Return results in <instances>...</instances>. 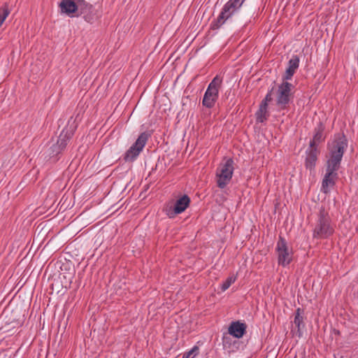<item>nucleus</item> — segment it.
I'll return each mask as SVG.
<instances>
[{
    "instance_id": "nucleus-1",
    "label": "nucleus",
    "mask_w": 358,
    "mask_h": 358,
    "mask_svg": "<svg viewBox=\"0 0 358 358\" xmlns=\"http://www.w3.org/2000/svg\"><path fill=\"white\" fill-rule=\"evenodd\" d=\"M348 146L345 137L338 134L328 143L329 159L326 164V173L322 181L321 192H330L338 179V170L341 166L343 155Z\"/></svg>"
},
{
    "instance_id": "nucleus-2",
    "label": "nucleus",
    "mask_w": 358,
    "mask_h": 358,
    "mask_svg": "<svg viewBox=\"0 0 358 358\" xmlns=\"http://www.w3.org/2000/svg\"><path fill=\"white\" fill-rule=\"evenodd\" d=\"M245 1V0H229L223 6L217 20L211 23V29H218L220 28L228 20L231 19L238 12Z\"/></svg>"
},
{
    "instance_id": "nucleus-3",
    "label": "nucleus",
    "mask_w": 358,
    "mask_h": 358,
    "mask_svg": "<svg viewBox=\"0 0 358 358\" xmlns=\"http://www.w3.org/2000/svg\"><path fill=\"white\" fill-rule=\"evenodd\" d=\"M334 229L327 212L322 208L320 210L316 225L313 230V237L326 238L333 234Z\"/></svg>"
},
{
    "instance_id": "nucleus-4",
    "label": "nucleus",
    "mask_w": 358,
    "mask_h": 358,
    "mask_svg": "<svg viewBox=\"0 0 358 358\" xmlns=\"http://www.w3.org/2000/svg\"><path fill=\"white\" fill-rule=\"evenodd\" d=\"M234 171V160L224 158L216 169L215 177L218 187L223 189L230 182Z\"/></svg>"
},
{
    "instance_id": "nucleus-5",
    "label": "nucleus",
    "mask_w": 358,
    "mask_h": 358,
    "mask_svg": "<svg viewBox=\"0 0 358 358\" xmlns=\"http://www.w3.org/2000/svg\"><path fill=\"white\" fill-rule=\"evenodd\" d=\"M222 82V78L217 76L210 83L203 98L202 104L203 106L211 108L215 106L218 98Z\"/></svg>"
},
{
    "instance_id": "nucleus-6",
    "label": "nucleus",
    "mask_w": 358,
    "mask_h": 358,
    "mask_svg": "<svg viewBox=\"0 0 358 358\" xmlns=\"http://www.w3.org/2000/svg\"><path fill=\"white\" fill-rule=\"evenodd\" d=\"M294 85L287 81H282L278 86L276 93V105L280 109H285L293 97L292 90Z\"/></svg>"
},
{
    "instance_id": "nucleus-7",
    "label": "nucleus",
    "mask_w": 358,
    "mask_h": 358,
    "mask_svg": "<svg viewBox=\"0 0 358 358\" xmlns=\"http://www.w3.org/2000/svg\"><path fill=\"white\" fill-rule=\"evenodd\" d=\"M150 137L147 132L141 133L135 143L129 148L124 155L123 159L125 162H134L140 153L143 151L146 143Z\"/></svg>"
},
{
    "instance_id": "nucleus-8",
    "label": "nucleus",
    "mask_w": 358,
    "mask_h": 358,
    "mask_svg": "<svg viewBox=\"0 0 358 358\" xmlns=\"http://www.w3.org/2000/svg\"><path fill=\"white\" fill-rule=\"evenodd\" d=\"M275 251L278 255V264L282 266H287L292 261L293 252L285 241L280 236L276 244Z\"/></svg>"
},
{
    "instance_id": "nucleus-9",
    "label": "nucleus",
    "mask_w": 358,
    "mask_h": 358,
    "mask_svg": "<svg viewBox=\"0 0 358 358\" xmlns=\"http://www.w3.org/2000/svg\"><path fill=\"white\" fill-rule=\"evenodd\" d=\"M76 127L73 125L65 127L60 133L57 141L52 145L51 149L53 155H56L62 152L68 144V142L73 136Z\"/></svg>"
},
{
    "instance_id": "nucleus-10",
    "label": "nucleus",
    "mask_w": 358,
    "mask_h": 358,
    "mask_svg": "<svg viewBox=\"0 0 358 358\" xmlns=\"http://www.w3.org/2000/svg\"><path fill=\"white\" fill-rule=\"evenodd\" d=\"M77 6L78 12L76 15H83L85 21L92 23L94 20L95 15L92 5L88 3L85 0H79V3Z\"/></svg>"
},
{
    "instance_id": "nucleus-11",
    "label": "nucleus",
    "mask_w": 358,
    "mask_h": 358,
    "mask_svg": "<svg viewBox=\"0 0 358 358\" xmlns=\"http://www.w3.org/2000/svg\"><path fill=\"white\" fill-rule=\"evenodd\" d=\"M189 203V197L187 195H183L176 201L173 208L171 207L169 210H167L166 214L170 217H173L176 215L180 214L186 210Z\"/></svg>"
},
{
    "instance_id": "nucleus-12",
    "label": "nucleus",
    "mask_w": 358,
    "mask_h": 358,
    "mask_svg": "<svg viewBox=\"0 0 358 358\" xmlns=\"http://www.w3.org/2000/svg\"><path fill=\"white\" fill-rule=\"evenodd\" d=\"M78 3L79 0H62L59 3L61 13L71 17L76 16Z\"/></svg>"
},
{
    "instance_id": "nucleus-13",
    "label": "nucleus",
    "mask_w": 358,
    "mask_h": 358,
    "mask_svg": "<svg viewBox=\"0 0 358 358\" xmlns=\"http://www.w3.org/2000/svg\"><path fill=\"white\" fill-rule=\"evenodd\" d=\"M246 331V325L239 321L232 322L229 328L228 334L236 338H241Z\"/></svg>"
},
{
    "instance_id": "nucleus-14",
    "label": "nucleus",
    "mask_w": 358,
    "mask_h": 358,
    "mask_svg": "<svg viewBox=\"0 0 358 358\" xmlns=\"http://www.w3.org/2000/svg\"><path fill=\"white\" fill-rule=\"evenodd\" d=\"M299 66V58L297 55H294L288 62V66L286 69L285 73L282 77L283 81L290 80L294 74L296 69Z\"/></svg>"
},
{
    "instance_id": "nucleus-15",
    "label": "nucleus",
    "mask_w": 358,
    "mask_h": 358,
    "mask_svg": "<svg viewBox=\"0 0 358 358\" xmlns=\"http://www.w3.org/2000/svg\"><path fill=\"white\" fill-rule=\"evenodd\" d=\"M302 311L300 308H297L294 313V318L293 324L296 329V334L299 337H301L303 330L305 328V323L303 322V317L302 316Z\"/></svg>"
},
{
    "instance_id": "nucleus-16",
    "label": "nucleus",
    "mask_w": 358,
    "mask_h": 358,
    "mask_svg": "<svg viewBox=\"0 0 358 358\" xmlns=\"http://www.w3.org/2000/svg\"><path fill=\"white\" fill-rule=\"evenodd\" d=\"M324 126L320 122L315 129V134L313 140L310 142V147L315 148L316 145L324 140Z\"/></svg>"
},
{
    "instance_id": "nucleus-17",
    "label": "nucleus",
    "mask_w": 358,
    "mask_h": 358,
    "mask_svg": "<svg viewBox=\"0 0 358 358\" xmlns=\"http://www.w3.org/2000/svg\"><path fill=\"white\" fill-rule=\"evenodd\" d=\"M306 152V167L310 170H313L315 166V163L317 159V149L316 148L310 147Z\"/></svg>"
},
{
    "instance_id": "nucleus-18",
    "label": "nucleus",
    "mask_w": 358,
    "mask_h": 358,
    "mask_svg": "<svg viewBox=\"0 0 358 358\" xmlns=\"http://www.w3.org/2000/svg\"><path fill=\"white\" fill-rule=\"evenodd\" d=\"M268 104L266 103H261L259 110L257 111L255 115L257 121L259 122H264L268 117V112L267 110Z\"/></svg>"
},
{
    "instance_id": "nucleus-19",
    "label": "nucleus",
    "mask_w": 358,
    "mask_h": 358,
    "mask_svg": "<svg viewBox=\"0 0 358 358\" xmlns=\"http://www.w3.org/2000/svg\"><path fill=\"white\" fill-rule=\"evenodd\" d=\"M10 10L8 9V5L5 4L0 8V27L3 24V22L8 16Z\"/></svg>"
},
{
    "instance_id": "nucleus-20",
    "label": "nucleus",
    "mask_w": 358,
    "mask_h": 358,
    "mask_svg": "<svg viewBox=\"0 0 358 358\" xmlns=\"http://www.w3.org/2000/svg\"><path fill=\"white\" fill-rule=\"evenodd\" d=\"M236 280V277L234 275L229 276L225 281L221 285V289L222 292L226 291L231 284H233Z\"/></svg>"
},
{
    "instance_id": "nucleus-21",
    "label": "nucleus",
    "mask_w": 358,
    "mask_h": 358,
    "mask_svg": "<svg viewBox=\"0 0 358 358\" xmlns=\"http://www.w3.org/2000/svg\"><path fill=\"white\" fill-rule=\"evenodd\" d=\"M198 352L199 348L197 346H194L189 352L184 354L182 358H192V357H194L198 354Z\"/></svg>"
},
{
    "instance_id": "nucleus-22",
    "label": "nucleus",
    "mask_w": 358,
    "mask_h": 358,
    "mask_svg": "<svg viewBox=\"0 0 358 358\" xmlns=\"http://www.w3.org/2000/svg\"><path fill=\"white\" fill-rule=\"evenodd\" d=\"M230 337L227 335H224L222 338V342L224 347H226L227 345L229 344Z\"/></svg>"
},
{
    "instance_id": "nucleus-23",
    "label": "nucleus",
    "mask_w": 358,
    "mask_h": 358,
    "mask_svg": "<svg viewBox=\"0 0 358 358\" xmlns=\"http://www.w3.org/2000/svg\"><path fill=\"white\" fill-rule=\"evenodd\" d=\"M271 99H271V93H268V94L266 95V96H265L264 99L262 101V103H267V104H268V101H271Z\"/></svg>"
},
{
    "instance_id": "nucleus-24",
    "label": "nucleus",
    "mask_w": 358,
    "mask_h": 358,
    "mask_svg": "<svg viewBox=\"0 0 358 358\" xmlns=\"http://www.w3.org/2000/svg\"><path fill=\"white\" fill-rule=\"evenodd\" d=\"M192 358H194V357H192Z\"/></svg>"
},
{
    "instance_id": "nucleus-25",
    "label": "nucleus",
    "mask_w": 358,
    "mask_h": 358,
    "mask_svg": "<svg viewBox=\"0 0 358 358\" xmlns=\"http://www.w3.org/2000/svg\"><path fill=\"white\" fill-rule=\"evenodd\" d=\"M303 358H306V357H303Z\"/></svg>"
}]
</instances>
